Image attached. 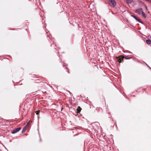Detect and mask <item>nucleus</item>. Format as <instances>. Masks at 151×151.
<instances>
[{
  "instance_id": "f257e3e1",
  "label": "nucleus",
  "mask_w": 151,
  "mask_h": 151,
  "mask_svg": "<svg viewBox=\"0 0 151 151\" xmlns=\"http://www.w3.org/2000/svg\"><path fill=\"white\" fill-rule=\"evenodd\" d=\"M110 3L109 4L110 5L114 7L116 5V3L114 0H109Z\"/></svg>"
},
{
  "instance_id": "f03ea898",
  "label": "nucleus",
  "mask_w": 151,
  "mask_h": 151,
  "mask_svg": "<svg viewBox=\"0 0 151 151\" xmlns=\"http://www.w3.org/2000/svg\"><path fill=\"white\" fill-rule=\"evenodd\" d=\"M21 129V127H19L17 128H15L14 130H13L12 132V133L14 134L19 131Z\"/></svg>"
},
{
  "instance_id": "7ed1b4c3",
  "label": "nucleus",
  "mask_w": 151,
  "mask_h": 151,
  "mask_svg": "<svg viewBox=\"0 0 151 151\" xmlns=\"http://www.w3.org/2000/svg\"><path fill=\"white\" fill-rule=\"evenodd\" d=\"M142 8L137 9L135 10L136 12L139 15H140L141 13H142Z\"/></svg>"
},
{
  "instance_id": "20e7f679",
  "label": "nucleus",
  "mask_w": 151,
  "mask_h": 151,
  "mask_svg": "<svg viewBox=\"0 0 151 151\" xmlns=\"http://www.w3.org/2000/svg\"><path fill=\"white\" fill-rule=\"evenodd\" d=\"M124 57L123 56H119V58H117L118 62L120 63L121 61L123 60V59L124 58Z\"/></svg>"
},
{
  "instance_id": "39448f33",
  "label": "nucleus",
  "mask_w": 151,
  "mask_h": 151,
  "mask_svg": "<svg viewBox=\"0 0 151 151\" xmlns=\"http://www.w3.org/2000/svg\"><path fill=\"white\" fill-rule=\"evenodd\" d=\"M146 43L147 45H151V41L150 39L146 40Z\"/></svg>"
},
{
  "instance_id": "423d86ee",
  "label": "nucleus",
  "mask_w": 151,
  "mask_h": 151,
  "mask_svg": "<svg viewBox=\"0 0 151 151\" xmlns=\"http://www.w3.org/2000/svg\"><path fill=\"white\" fill-rule=\"evenodd\" d=\"M27 125H26V126L23 128L22 131V133H24L26 131L27 129Z\"/></svg>"
},
{
  "instance_id": "0eeeda50",
  "label": "nucleus",
  "mask_w": 151,
  "mask_h": 151,
  "mask_svg": "<svg viewBox=\"0 0 151 151\" xmlns=\"http://www.w3.org/2000/svg\"><path fill=\"white\" fill-rule=\"evenodd\" d=\"M134 19H135L136 20H137V21H138L139 23H142V24H143L142 22L140 21V19L139 18H138V17H136L135 18H134Z\"/></svg>"
},
{
  "instance_id": "6e6552de",
  "label": "nucleus",
  "mask_w": 151,
  "mask_h": 151,
  "mask_svg": "<svg viewBox=\"0 0 151 151\" xmlns=\"http://www.w3.org/2000/svg\"><path fill=\"white\" fill-rule=\"evenodd\" d=\"M127 3L128 4H131L133 1V0H126Z\"/></svg>"
},
{
  "instance_id": "1a4fd4ad",
  "label": "nucleus",
  "mask_w": 151,
  "mask_h": 151,
  "mask_svg": "<svg viewBox=\"0 0 151 151\" xmlns=\"http://www.w3.org/2000/svg\"><path fill=\"white\" fill-rule=\"evenodd\" d=\"M81 109L80 107H78V108L76 109L78 113H79L81 111Z\"/></svg>"
},
{
  "instance_id": "9d476101",
  "label": "nucleus",
  "mask_w": 151,
  "mask_h": 151,
  "mask_svg": "<svg viewBox=\"0 0 151 151\" xmlns=\"http://www.w3.org/2000/svg\"><path fill=\"white\" fill-rule=\"evenodd\" d=\"M142 17L144 18H146V15L145 14V13L143 12V11L142 12Z\"/></svg>"
},
{
  "instance_id": "9b49d317",
  "label": "nucleus",
  "mask_w": 151,
  "mask_h": 151,
  "mask_svg": "<svg viewBox=\"0 0 151 151\" xmlns=\"http://www.w3.org/2000/svg\"><path fill=\"white\" fill-rule=\"evenodd\" d=\"M142 4H143V5H144V6H145V9H146L147 10V6H146V5L144 4V3H143V2H142Z\"/></svg>"
},
{
  "instance_id": "f8f14e48",
  "label": "nucleus",
  "mask_w": 151,
  "mask_h": 151,
  "mask_svg": "<svg viewBox=\"0 0 151 151\" xmlns=\"http://www.w3.org/2000/svg\"><path fill=\"white\" fill-rule=\"evenodd\" d=\"M124 59H126V60L129 59L131 58V57H124Z\"/></svg>"
},
{
  "instance_id": "ddd939ff",
  "label": "nucleus",
  "mask_w": 151,
  "mask_h": 151,
  "mask_svg": "<svg viewBox=\"0 0 151 151\" xmlns=\"http://www.w3.org/2000/svg\"><path fill=\"white\" fill-rule=\"evenodd\" d=\"M39 112H40V111H36L35 112V113H36V114H37V115H38V114H39Z\"/></svg>"
},
{
  "instance_id": "4468645a",
  "label": "nucleus",
  "mask_w": 151,
  "mask_h": 151,
  "mask_svg": "<svg viewBox=\"0 0 151 151\" xmlns=\"http://www.w3.org/2000/svg\"><path fill=\"white\" fill-rule=\"evenodd\" d=\"M146 1L150 3H151V0H146Z\"/></svg>"
},
{
  "instance_id": "2eb2a0df",
  "label": "nucleus",
  "mask_w": 151,
  "mask_h": 151,
  "mask_svg": "<svg viewBox=\"0 0 151 151\" xmlns=\"http://www.w3.org/2000/svg\"><path fill=\"white\" fill-rule=\"evenodd\" d=\"M96 123V125L98 126V127H99V123H98V122H96L95 123Z\"/></svg>"
},
{
  "instance_id": "dca6fc26",
  "label": "nucleus",
  "mask_w": 151,
  "mask_h": 151,
  "mask_svg": "<svg viewBox=\"0 0 151 151\" xmlns=\"http://www.w3.org/2000/svg\"><path fill=\"white\" fill-rule=\"evenodd\" d=\"M146 65L147 66V67L150 70H151V68H150L149 66H148L146 63Z\"/></svg>"
},
{
  "instance_id": "f3484780",
  "label": "nucleus",
  "mask_w": 151,
  "mask_h": 151,
  "mask_svg": "<svg viewBox=\"0 0 151 151\" xmlns=\"http://www.w3.org/2000/svg\"><path fill=\"white\" fill-rule=\"evenodd\" d=\"M131 16L133 17L134 18H135V17H136L133 15H131Z\"/></svg>"
},
{
  "instance_id": "a211bd4d",
  "label": "nucleus",
  "mask_w": 151,
  "mask_h": 151,
  "mask_svg": "<svg viewBox=\"0 0 151 151\" xmlns=\"http://www.w3.org/2000/svg\"><path fill=\"white\" fill-rule=\"evenodd\" d=\"M29 124V122L27 123V124L26 125H27V126Z\"/></svg>"
},
{
  "instance_id": "6ab92c4d",
  "label": "nucleus",
  "mask_w": 151,
  "mask_h": 151,
  "mask_svg": "<svg viewBox=\"0 0 151 151\" xmlns=\"http://www.w3.org/2000/svg\"><path fill=\"white\" fill-rule=\"evenodd\" d=\"M68 73H69V71H68Z\"/></svg>"
},
{
  "instance_id": "aec40b11",
  "label": "nucleus",
  "mask_w": 151,
  "mask_h": 151,
  "mask_svg": "<svg viewBox=\"0 0 151 151\" xmlns=\"http://www.w3.org/2000/svg\"><path fill=\"white\" fill-rule=\"evenodd\" d=\"M40 141H41V139H40Z\"/></svg>"
},
{
  "instance_id": "412c9836",
  "label": "nucleus",
  "mask_w": 151,
  "mask_h": 151,
  "mask_svg": "<svg viewBox=\"0 0 151 151\" xmlns=\"http://www.w3.org/2000/svg\"><path fill=\"white\" fill-rule=\"evenodd\" d=\"M63 108H62V110L63 109Z\"/></svg>"
},
{
  "instance_id": "4be33fe9",
  "label": "nucleus",
  "mask_w": 151,
  "mask_h": 151,
  "mask_svg": "<svg viewBox=\"0 0 151 151\" xmlns=\"http://www.w3.org/2000/svg\"><path fill=\"white\" fill-rule=\"evenodd\" d=\"M150 38H151V36H150Z\"/></svg>"
}]
</instances>
